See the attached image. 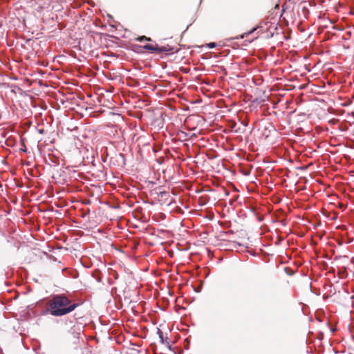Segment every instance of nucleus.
I'll return each mask as SVG.
<instances>
[{"label":"nucleus","mask_w":354,"mask_h":354,"mask_svg":"<svg viewBox=\"0 0 354 354\" xmlns=\"http://www.w3.org/2000/svg\"><path fill=\"white\" fill-rule=\"evenodd\" d=\"M158 335V337L160 338V342L162 344H169V342L167 341V339H165L164 338V335H163V333L160 330V329H158V332H157Z\"/></svg>","instance_id":"nucleus-3"},{"label":"nucleus","mask_w":354,"mask_h":354,"mask_svg":"<svg viewBox=\"0 0 354 354\" xmlns=\"http://www.w3.org/2000/svg\"><path fill=\"white\" fill-rule=\"evenodd\" d=\"M137 40L139 41H151V38L150 37H147L146 36H141V37H139L137 39Z\"/></svg>","instance_id":"nucleus-5"},{"label":"nucleus","mask_w":354,"mask_h":354,"mask_svg":"<svg viewBox=\"0 0 354 354\" xmlns=\"http://www.w3.org/2000/svg\"><path fill=\"white\" fill-rule=\"evenodd\" d=\"M143 48L144 49L147 50L151 53H165L172 50V48L169 45L158 46L157 44L152 45L150 44H145Z\"/></svg>","instance_id":"nucleus-2"},{"label":"nucleus","mask_w":354,"mask_h":354,"mask_svg":"<svg viewBox=\"0 0 354 354\" xmlns=\"http://www.w3.org/2000/svg\"><path fill=\"white\" fill-rule=\"evenodd\" d=\"M207 46L210 48H213L216 46V44L214 42H211L207 44Z\"/></svg>","instance_id":"nucleus-6"},{"label":"nucleus","mask_w":354,"mask_h":354,"mask_svg":"<svg viewBox=\"0 0 354 354\" xmlns=\"http://www.w3.org/2000/svg\"><path fill=\"white\" fill-rule=\"evenodd\" d=\"M39 132L40 133H42L44 132V130H43V129H40V130L39 131Z\"/></svg>","instance_id":"nucleus-7"},{"label":"nucleus","mask_w":354,"mask_h":354,"mask_svg":"<svg viewBox=\"0 0 354 354\" xmlns=\"http://www.w3.org/2000/svg\"><path fill=\"white\" fill-rule=\"evenodd\" d=\"M259 28V26L258 27H255L252 30H251L250 31H249L248 32H245L243 35H241L240 36V38H241V39L244 38L245 37H246V36L249 35L250 34H251L252 32H253L254 30H257Z\"/></svg>","instance_id":"nucleus-4"},{"label":"nucleus","mask_w":354,"mask_h":354,"mask_svg":"<svg viewBox=\"0 0 354 354\" xmlns=\"http://www.w3.org/2000/svg\"><path fill=\"white\" fill-rule=\"evenodd\" d=\"M79 304L72 303L71 300L65 295H55L47 303L46 310L55 317L66 315L73 311Z\"/></svg>","instance_id":"nucleus-1"}]
</instances>
